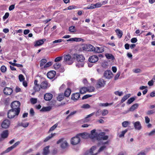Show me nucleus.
<instances>
[{"label":"nucleus","mask_w":155,"mask_h":155,"mask_svg":"<svg viewBox=\"0 0 155 155\" xmlns=\"http://www.w3.org/2000/svg\"><path fill=\"white\" fill-rule=\"evenodd\" d=\"M34 114L35 112L33 108H31L30 109V114L31 116H33L34 115Z\"/></svg>","instance_id":"60"},{"label":"nucleus","mask_w":155,"mask_h":155,"mask_svg":"<svg viewBox=\"0 0 155 155\" xmlns=\"http://www.w3.org/2000/svg\"><path fill=\"white\" fill-rule=\"evenodd\" d=\"M9 134L8 130H5L3 131L1 134V138H0V141L2 140V139H4L8 137Z\"/></svg>","instance_id":"12"},{"label":"nucleus","mask_w":155,"mask_h":155,"mask_svg":"<svg viewBox=\"0 0 155 155\" xmlns=\"http://www.w3.org/2000/svg\"><path fill=\"white\" fill-rule=\"evenodd\" d=\"M49 146H48L45 148L43 149V154L44 155H47L49 152Z\"/></svg>","instance_id":"25"},{"label":"nucleus","mask_w":155,"mask_h":155,"mask_svg":"<svg viewBox=\"0 0 155 155\" xmlns=\"http://www.w3.org/2000/svg\"><path fill=\"white\" fill-rule=\"evenodd\" d=\"M106 84V81L102 79H99L96 84L97 88H100L104 87Z\"/></svg>","instance_id":"7"},{"label":"nucleus","mask_w":155,"mask_h":155,"mask_svg":"<svg viewBox=\"0 0 155 155\" xmlns=\"http://www.w3.org/2000/svg\"><path fill=\"white\" fill-rule=\"evenodd\" d=\"M30 101L31 103L34 104L37 102V99L35 98H31L30 99Z\"/></svg>","instance_id":"50"},{"label":"nucleus","mask_w":155,"mask_h":155,"mask_svg":"<svg viewBox=\"0 0 155 155\" xmlns=\"http://www.w3.org/2000/svg\"><path fill=\"white\" fill-rule=\"evenodd\" d=\"M137 40L136 38H132L130 40L131 42L132 43H135L137 42Z\"/></svg>","instance_id":"63"},{"label":"nucleus","mask_w":155,"mask_h":155,"mask_svg":"<svg viewBox=\"0 0 155 155\" xmlns=\"http://www.w3.org/2000/svg\"><path fill=\"white\" fill-rule=\"evenodd\" d=\"M55 74L56 72L54 71H51L47 73V75L48 78L51 79L54 78Z\"/></svg>","instance_id":"16"},{"label":"nucleus","mask_w":155,"mask_h":155,"mask_svg":"<svg viewBox=\"0 0 155 155\" xmlns=\"http://www.w3.org/2000/svg\"><path fill=\"white\" fill-rule=\"evenodd\" d=\"M75 27L74 26L70 27L68 29L69 31L71 32H74L76 31L75 29Z\"/></svg>","instance_id":"42"},{"label":"nucleus","mask_w":155,"mask_h":155,"mask_svg":"<svg viewBox=\"0 0 155 155\" xmlns=\"http://www.w3.org/2000/svg\"><path fill=\"white\" fill-rule=\"evenodd\" d=\"M83 41L84 40L80 38H71L69 39H68V41Z\"/></svg>","instance_id":"27"},{"label":"nucleus","mask_w":155,"mask_h":155,"mask_svg":"<svg viewBox=\"0 0 155 155\" xmlns=\"http://www.w3.org/2000/svg\"><path fill=\"white\" fill-rule=\"evenodd\" d=\"M107 63L106 62H104L103 63H102V67L104 68H106L107 67Z\"/></svg>","instance_id":"57"},{"label":"nucleus","mask_w":155,"mask_h":155,"mask_svg":"<svg viewBox=\"0 0 155 155\" xmlns=\"http://www.w3.org/2000/svg\"><path fill=\"white\" fill-rule=\"evenodd\" d=\"M53 95L50 93H46L44 95V99L46 101H50Z\"/></svg>","instance_id":"22"},{"label":"nucleus","mask_w":155,"mask_h":155,"mask_svg":"<svg viewBox=\"0 0 155 155\" xmlns=\"http://www.w3.org/2000/svg\"><path fill=\"white\" fill-rule=\"evenodd\" d=\"M76 58L77 61L78 62H84L85 58L82 54H74L73 57H71L70 55L68 54V65L71 64Z\"/></svg>","instance_id":"1"},{"label":"nucleus","mask_w":155,"mask_h":155,"mask_svg":"<svg viewBox=\"0 0 155 155\" xmlns=\"http://www.w3.org/2000/svg\"><path fill=\"white\" fill-rule=\"evenodd\" d=\"M54 67L55 69H57L61 67V64L59 63H56L54 64Z\"/></svg>","instance_id":"46"},{"label":"nucleus","mask_w":155,"mask_h":155,"mask_svg":"<svg viewBox=\"0 0 155 155\" xmlns=\"http://www.w3.org/2000/svg\"><path fill=\"white\" fill-rule=\"evenodd\" d=\"M94 47L91 44H87L84 47L83 49L87 51H93Z\"/></svg>","instance_id":"14"},{"label":"nucleus","mask_w":155,"mask_h":155,"mask_svg":"<svg viewBox=\"0 0 155 155\" xmlns=\"http://www.w3.org/2000/svg\"><path fill=\"white\" fill-rule=\"evenodd\" d=\"M55 133L54 134H51V135H49L44 140V142H47L53 136H54L56 135Z\"/></svg>","instance_id":"33"},{"label":"nucleus","mask_w":155,"mask_h":155,"mask_svg":"<svg viewBox=\"0 0 155 155\" xmlns=\"http://www.w3.org/2000/svg\"><path fill=\"white\" fill-rule=\"evenodd\" d=\"M20 102L18 101H15L13 102L11 104V109L16 110V114L18 115L20 112Z\"/></svg>","instance_id":"3"},{"label":"nucleus","mask_w":155,"mask_h":155,"mask_svg":"<svg viewBox=\"0 0 155 155\" xmlns=\"http://www.w3.org/2000/svg\"><path fill=\"white\" fill-rule=\"evenodd\" d=\"M96 149L95 146H92L90 149L89 151H87L84 153V155H96L97 153L93 154V151Z\"/></svg>","instance_id":"10"},{"label":"nucleus","mask_w":155,"mask_h":155,"mask_svg":"<svg viewBox=\"0 0 155 155\" xmlns=\"http://www.w3.org/2000/svg\"><path fill=\"white\" fill-rule=\"evenodd\" d=\"M7 114L8 117L9 119H12L15 116L17 117L18 115L16 114V110L12 109L8 110Z\"/></svg>","instance_id":"4"},{"label":"nucleus","mask_w":155,"mask_h":155,"mask_svg":"<svg viewBox=\"0 0 155 155\" xmlns=\"http://www.w3.org/2000/svg\"><path fill=\"white\" fill-rule=\"evenodd\" d=\"M81 141L80 138L77 135V134L76 136L72 137L71 140V143L73 145H76L78 144Z\"/></svg>","instance_id":"5"},{"label":"nucleus","mask_w":155,"mask_h":155,"mask_svg":"<svg viewBox=\"0 0 155 155\" xmlns=\"http://www.w3.org/2000/svg\"><path fill=\"white\" fill-rule=\"evenodd\" d=\"M88 88L85 87L81 88L80 90V93L81 94H83L88 92Z\"/></svg>","instance_id":"23"},{"label":"nucleus","mask_w":155,"mask_h":155,"mask_svg":"<svg viewBox=\"0 0 155 155\" xmlns=\"http://www.w3.org/2000/svg\"><path fill=\"white\" fill-rule=\"evenodd\" d=\"M45 39H40L36 41L35 43L34 46L35 47L38 46L43 45L44 41H46Z\"/></svg>","instance_id":"19"},{"label":"nucleus","mask_w":155,"mask_h":155,"mask_svg":"<svg viewBox=\"0 0 155 155\" xmlns=\"http://www.w3.org/2000/svg\"><path fill=\"white\" fill-rule=\"evenodd\" d=\"M96 130L93 129L91 131V138L92 139L96 138L97 140H100L102 139L103 136L105 135V133L104 132L98 134L96 132Z\"/></svg>","instance_id":"2"},{"label":"nucleus","mask_w":155,"mask_h":155,"mask_svg":"<svg viewBox=\"0 0 155 155\" xmlns=\"http://www.w3.org/2000/svg\"><path fill=\"white\" fill-rule=\"evenodd\" d=\"M20 143V141H17L16 142L15 144H14L12 146L14 148L16 147Z\"/></svg>","instance_id":"64"},{"label":"nucleus","mask_w":155,"mask_h":155,"mask_svg":"<svg viewBox=\"0 0 155 155\" xmlns=\"http://www.w3.org/2000/svg\"><path fill=\"white\" fill-rule=\"evenodd\" d=\"M130 124L129 122L128 121H125L122 123V125L124 127H127Z\"/></svg>","instance_id":"47"},{"label":"nucleus","mask_w":155,"mask_h":155,"mask_svg":"<svg viewBox=\"0 0 155 155\" xmlns=\"http://www.w3.org/2000/svg\"><path fill=\"white\" fill-rule=\"evenodd\" d=\"M18 125L19 126H22L24 127H27L29 125L28 123H18Z\"/></svg>","instance_id":"37"},{"label":"nucleus","mask_w":155,"mask_h":155,"mask_svg":"<svg viewBox=\"0 0 155 155\" xmlns=\"http://www.w3.org/2000/svg\"><path fill=\"white\" fill-rule=\"evenodd\" d=\"M62 56L58 57L55 58V59L54 60V61L55 62H58L59 61L62 59Z\"/></svg>","instance_id":"51"},{"label":"nucleus","mask_w":155,"mask_h":155,"mask_svg":"<svg viewBox=\"0 0 155 155\" xmlns=\"http://www.w3.org/2000/svg\"><path fill=\"white\" fill-rule=\"evenodd\" d=\"M15 7V5H12L9 6L8 9L10 11H12L14 9Z\"/></svg>","instance_id":"62"},{"label":"nucleus","mask_w":155,"mask_h":155,"mask_svg":"<svg viewBox=\"0 0 155 155\" xmlns=\"http://www.w3.org/2000/svg\"><path fill=\"white\" fill-rule=\"evenodd\" d=\"M47 62V60L45 59H42L40 61V66L41 68L43 67L44 65H45V64Z\"/></svg>","instance_id":"32"},{"label":"nucleus","mask_w":155,"mask_h":155,"mask_svg":"<svg viewBox=\"0 0 155 155\" xmlns=\"http://www.w3.org/2000/svg\"><path fill=\"white\" fill-rule=\"evenodd\" d=\"M64 138H62L59 140L57 142V144H59L62 142H63L61 145V147L63 149L65 148L67 146L68 144L67 142L66 141H64Z\"/></svg>","instance_id":"8"},{"label":"nucleus","mask_w":155,"mask_h":155,"mask_svg":"<svg viewBox=\"0 0 155 155\" xmlns=\"http://www.w3.org/2000/svg\"><path fill=\"white\" fill-rule=\"evenodd\" d=\"M115 32L120 38L122 37L123 35V33L119 29H117L115 30Z\"/></svg>","instance_id":"35"},{"label":"nucleus","mask_w":155,"mask_h":155,"mask_svg":"<svg viewBox=\"0 0 155 155\" xmlns=\"http://www.w3.org/2000/svg\"><path fill=\"white\" fill-rule=\"evenodd\" d=\"M81 63H78L76 64V66L78 67V68H80L81 67H83L84 66V62Z\"/></svg>","instance_id":"52"},{"label":"nucleus","mask_w":155,"mask_h":155,"mask_svg":"<svg viewBox=\"0 0 155 155\" xmlns=\"http://www.w3.org/2000/svg\"><path fill=\"white\" fill-rule=\"evenodd\" d=\"M130 96V94H128L124 96L122 98L121 101L120 103V104H121L125 101L127 99L129 98Z\"/></svg>","instance_id":"30"},{"label":"nucleus","mask_w":155,"mask_h":155,"mask_svg":"<svg viewBox=\"0 0 155 155\" xmlns=\"http://www.w3.org/2000/svg\"><path fill=\"white\" fill-rule=\"evenodd\" d=\"M105 55L107 59H111L112 61L115 59L114 56L111 54L107 53L105 54Z\"/></svg>","instance_id":"29"},{"label":"nucleus","mask_w":155,"mask_h":155,"mask_svg":"<svg viewBox=\"0 0 155 155\" xmlns=\"http://www.w3.org/2000/svg\"><path fill=\"white\" fill-rule=\"evenodd\" d=\"M133 124L135 129L137 130H140L141 129L142 126L139 121H137L134 122Z\"/></svg>","instance_id":"21"},{"label":"nucleus","mask_w":155,"mask_h":155,"mask_svg":"<svg viewBox=\"0 0 155 155\" xmlns=\"http://www.w3.org/2000/svg\"><path fill=\"white\" fill-rule=\"evenodd\" d=\"M81 107L84 109H88L91 107L90 105L87 104H85L83 105Z\"/></svg>","instance_id":"43"},{"label":"nucleus","mask_w":155,"mask_h":155,"mask_svg":"<svg viewBox=\"0 0 155 155\" xmlns=\"http://www.w3.org/2000/svg\"><path fill=\"white\" fill-rule=\"evenodd\" d=\"M106 147L105 146H103L101 147L98 150V152L97 153H99L103 151Z\"/></svg>","instance_id":"56"},{"label":"nucleus","mask_w":155,"mask_h":155,"mask_svg":"<svg viewBox=\"0 0 155 155\" xmlns=\"http://www.w3.org/2000/svg\"><path fill=\"white\" fill-rule=\"evenodd\" d=\"M51 109V106H48L46 107H43L42 109L40 110L41 112H46L50 111Z\"/></svg>","instance_id":"24"},{"label":"nucleus","mask_w":155,"mask_h":155,"mask_svg":"<svg viewBox=\"0 0 155 155\" xmlns=\"http://www.w3.org/2000/svg\"><path fill=\"white\" fill-rule=\"evenodd\" d=\"M68 91V88H67L64 91V94L63 93H60L58 94V97H57V99L59 101H61L64 98V96L68 97V95L66 93Z\"/></svg>","instance_id":"9"},{"label":"nucleus","mask_w":155,"mask_h":155,"mask_svg":"<svg viewBox=\"0 0 155 155\" xmlns=\"http://www.w3.org/2000/svg\"><path fill=\"white\" fill-rule=\"evenodd\" d=\"M77 135L78 136L81 137L83 139H86L89 137L91 138V134H89L87 133H79L77 134Z\"/></svg>","instance_id":"15"},{"label":"nucleus","mask_w":155,"mask_h":155,"mask_svg":"<svg viewBox=\"0 0 155 155\" xmlns=\"http://www.w3.org/2000/svg\"><path fill=\"white\" fill-rule=\"evenodd\" d=\"M136 97H133L130 98L127 101V103L128 104H129L132 103L135 100Z\"/></svg>","instance_id":"36"},{"label":"nucleus","mask_w":155,"mask_h":155,"mask_svg":"<svg viewBox=\"0 0 155 155\" xmlns=\"http://www.w3.org/2000/svg\"><path fill=\"white\" fill-rule=\"evenodd\" d=\"M92 96V95H89V94H86L85 95H84L82 97V100H84L86 99L89 97H91Z\"/></svg>","instance_id":"53"},{"label":"nucleus","mask_w":155,"mask_h":155,"mask_svg":"<svg viewBox=\"0 0 155 155\" xmlns=\"http://www.w3.org/2000/svg\"><path fill=\"white\" fill-rule=\"evenodd\" d=\"M127 129H125L124 130L122 131L121 132V134L119 135V137L120 138L124 137L125 134L127 131Z\"/></svg>","instance_id":"41"},{"label":"nucleus","mask_w":155,"mask_h":155,"mask_svg":"<svg viewBox=\"0 0 155 155\" xmlns=\"http://www.w3.org/2000/svg\"><path fill=\"white\" fill-rule=\"evenodd\" d=\"M14 148L12 146L8 148L7 149L4 151L3 152L1 153L2 154H3L4 153H7L12 150Z\"/></svg>","instance_id":"38"},{"label":"nucleus","mask_w":155,"mask_h":155,"mask_svg":"<svg viewBox=\"0 0 155 155\" xmlns=\"http://www.w3.org/2000/svg\"><path fill=\"white\" fill-rule=\"evenodd\" d=\"M79 93H74L72 95L71 99L74 101H77L80 97V94Z\"/></svg>","instance_id":"20"},{"label":"nucleus","mask_w":155,"mask_h":155,"mask_svg":"<svg viewBox=\"0 0 155 155\" xmlns=\"http://www.w3.org/2000/svg\"><path fill=\"white\" fill-rule=\"evenodd\" d=\"M102 5V4H101L100 3H97L94 4H91V5H93L94 6V8H98V7H101Z\"/></svg>","instance_id":"45"},{"label":"nucleus","mask_w":155,"mask_h":155,"mask_svg":"<svg viewBox=\"0 0 155 155\" xmlns=\"http://www.w3.org/2000/svg\"><path fill=\"white\" fill-rule=\"evenodd\" d=\"M95 88L94 87H89V89L88 88V92H91L94 91Z\"/></svg>","instance_id":"59"},{"label":"nucleus","mask_w":155,"mask_h":155,"mask_svg":"<svg viewBox=\"0 0 155 155\" xmlns=\"http://www.w3.org/2000/svg\"><path fill=\"white\" fill-rule=\"evenodd\" d=\"M138 105H139L138 104H134L130 107L129 109L128 110V111H134L138 107Z\"/></svg>","instance_id":"26"},{"label":"nucleus","mask_w":155,"mask_h":155,"mask_svg":"<svg viewBox=\"0 0 155 155\" xmlns=\"http://www.w3.org/2000/svg\"><path fill=\"white\" fill-rule=\"evenodd\" d=\"M155 134V129L152 130L151 132L148 134V135L149 136H152Z\"/></svg>","instance_id":"61"},{"label":"nucleus","mask_w":155,"mask_h":155,"mask_svg":"<svg viewBox=\"0 0 155 155\" xmlns=\"http://www.w3.org/2000/svg\"><path fill=\"white\" fill-rule=\"evenodd\" d=\"M9 14L8 12H6L5 13V15L3 17V19L5 20L8 18L9 16Z\"/></svg>","instance_id":"54"},{"label":"nucleus","mask_w":155,"mask_h":155,"mask_svg":"<svg viewBox=\"0 0 155 155\" xmlns=\"http://www.w3.org/2000/svg\"><path fill=\"white\" fill-rule=\"evenodd\" d=\"M58 125V123H57L51 127L48 131V133H49L50 132L54 130L57 127Z\"/></svg>","instance_id":"39"},{"label":"nucleus","mask_w":155,"mask_h":155,"mask_svg":"<svg viewBox=\"0 0 155 155\" xmlns=\"http://www.w3.org/2000/svg\"><path fill=\"white\" fill-rule=\"evenodd\" d=\"M10 124V120L8 119H6L3 121L1 126L3 128L6 129L9 127Z\"/></svg>","instance_id":"11"},{"label":"nucleus","mask_w":155,"mask_h":155,"mask_svg":"<svg viewBox=\"0 0 155 155\" xmlns=\"http://www.w3.org/2000/svg\"><path fill=\"white\" fill-rule=\"evenodd\" d=\"M6 67L4 65L2 66L0 68L1 72L3 73H5L6 71Z\"/></svg>","instance_id":"48"},{"label":"nucleus","mask_w":155,"mask_h":155,"mask_svg":"<svg viewBox=\"0 0 155 155\" xmlns=\"http://www.w3.org/2000/svg\"><path fill=\"white\" fill-rule=\"evenodd\" d=\"M18 78L20 82L23 81L24 80L25 78L22 74H20L18 76Z\"/></svg>","instance_id":"49"},{"label":"nucleus","mask_w":155,"mask_h":155,"mask_svg":"<svg viewBox=\"0 0 155 155\" xmlns=\"http://www.w3.org/2000/svg\"><path fill=\"white\" fill-rule=\"evenodd\" d=\"M52 63L53 62L52 61H49L47 62L44 65L43 67L41 68V69H43L49 67L52 65Z\"/></svg>","instance_id":"34"},{"label":"nucleus","mask_w":155,"mask_h":155,"mask_svg":"<svg viewBox=\"0 0 155 155\" xmlns=\"http://www.w3.org/2000/svg\"><path fill=\"white\" fill-rule=\"evenodd\" d=\"M100 49H101V48L99 47H96V48L94 47L93 52L95 53H101Z\"/></svg>","instance_id":"40"},{"label":"nucleus","mask_w":155,"mask_h":155,"mask_svg":"<svg viewBox=\"0 0 155 155\" xmlns=\"http://www.w3.org/2000/svg\"><path fill=\"white\" fill-rule=\"evenodd\" d=\"M48 83L46 81L42 82L40 85V88L44 89H46L47 88Z\"/></svg>","instance_id":"28"},{"label":"nucleus","mask_w":155,"mask_h":155,"mask_svg":"<svg viewBox=\"0 0 155 155\" xmlns=\"http://www.w3.org/2000/svg\"><path fill=\"white\" fill-rule=\"evenodd\" d=\"M155 113V110H149L147 111L146 114L148 115H150L154 114Z\"/></svg>","instance_id":"44"},{"label":"nucleus","mask_w":155,"mask_h":155,"mask_svg":"<svg viewBox=\"0 0 155 155\" xmlns=\"http://www.w3.org/2000/svg\"><path fill=\"white\" fill-rule=\"evenodd\" d=\"M98 59L99 58L97 56L93 55L90 57L88 59V61L91 63H95L98 61Z\"/></svg>","instance_id":"13"},{"label":"nucleus","mask_w":155,"mask_h":155,"mask_svg":"<svg viewBox=\"0 0 155 155\" xmlns=\"http://www.w3.org/2000/svg\"><path fill=\"white\" fill-rule=\"evenodd\" d=\"M114 94L116 95H118L119 96H121L123 94V93L122 91L119 92V91H116L114 92Z\"/></svg>","instance_id":"58"},{"label":"nucleus","mask_w":155,"mask_h":155,"mask_svg":"<svg viewBox=\"0 0 155 155\" xmlns=\"http://www.w3.org/2000/svg\"><path fill=\"white\" fill-rule=\"evenodd\" d=\"M35 86L33 87V89L35 91H38L40 90V85L38 84V80H35L34 81Z\"/></svg>","instance_id":"18"},{"label":"nucleus","mask_w":155,"mask_h":155,"mask_svg":"<svg viewBox=\"0 0 155 155\" xmlns=\"http://www.w3.org/2000/svg\"><path fill=\"white\" fill-rule=\"evenodd\" d=\"M64 61H63V64H67L68 62V53L64 54L63 56Z\"/></svg>","instance_id":"31"},{"label":"nucleus","mask_w":155,"mask_h":155,"mask_svg":"<svg viewBox=\"0 0 155 155\" xmlns=\"http://www.w3.org/2000/svg\"><path fill=\"white\" fill-rule=\"evenodd\" d=\"M108 111L106 110H104L102 112V115L103 116H105L108 114Z\"/></svg>","instance_id":"55"},{"label":"nucleus","mask_w":155,"mask_h":155,"mask_svg":"<svg viewBox=\"0 0 155 155\" xmlns=\"http://www.w3.org/2000/svg\"><path fill=\"white\" fill-rule=\"evenodd\" d=\"M12 89L10 87H6L3 90L4 93L5 94L9 95L11 94L12 92Z\"/></svg>","instance_id":"17"},{"label":"nucleus","mask_w":155,"mask_h":155,"mask_svg":"<svg viewBox=\"0 0 155 155\" xmlns=\"http://www.w3.org/2000/svg\"><path fill=\"white\" fill-rule=\"evenodd\" d=\"M114 74L110 70H107L105 71L103 76L106 78L110 79L113 76Z\"/></svg>","instance_id":"6"}]
</instances>
